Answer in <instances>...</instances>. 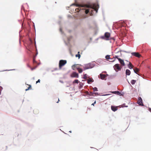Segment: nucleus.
<instances>
[{"label": "nucleus", "mask_w": 151, "mask_h": 151, "mask_svg": "<svg viewBox=\"0 0 151 151\" xmlns=\"http://www.w3.org/2000/svg\"><path fill=\"white\" fill-rule=\"evenodd\" d=\"M1 94V91H0V94Z\"/></svg>", "instance_id": "nucleus-38"}, {"label": "nucleus", "mask_w": 151, "mask_h": 151, "mask_svg": "<svg viewBox=\"0 0 151 151\" xmlns=\"http://www.w3.org/2000/svg\"><path fill=\"white\" fill-rule=\"evenodd\" d=\"M136 81L134 80H132L131 81V83L132 84H134L136 82Z\"/></svg>", "instance_id": "nucleus-19"}, {"label": "nucleus", "mask_w": 151, "mask_h": 151, "mask_svg": "<svg viewBox=\"0 0 151 151\" xmlns=\"http://www.w3.org/2000/svg\"><path fill=\"white\" fill-rule=\"evenodd\" d=\"M96 101H95V102H94L91 105H93V106H94V104H96Z\"/></svg>", "instance_id": "nucleus-31"}, {"label": "nucleus", "mask_w": 151, "mask_h": 151, "mask_svg": "<svg viewBox=\"0 0 151 151\" xmlns=\"http://www.w3.org/2000/svg\"><path fill=\"white\" fill-rule=\"evenodd\" d=\"M77 69L78 70V72L80 73H81L83 71V70L81 68H77Z\"/></svg>", "instance_id": "nucleus-18"}, {"label": "nucleus", "mask_w": 151, "mask_h": 151, "mask_svg": "<svg viewBox=\"0 0 151 151\" xmlns=\"http://www.w3.org/2000/svg\"><path fill=\"white\" fill-rule=\"evenodd\" d=\"M77 65H73L72 66V69L74 70H75L76 69H77V68H78V67H77Z\"/></svg>", "instance_id": "nucleus-14"}, {"label": "nucleus", "mask_w": 151, "mask_h": 151, "mask_svg": "<svg viewBox=\"0 0 151 151\" xmlns=\"http://www.w3.org/2000/svg\"><path fill=\"white\" fill-rule=\"evenodd\" d=\"M36 111H37L38 113V111L37 109H35L34 111V114H36Z\"/></svg>", "instance_id": "nucleus-28"}, {"label": "nucleus", "mask_w": 151, "mask_h": 151, "mask_svg": "<svg viewBox=\"0 0 151 151\" xmlns=\"http://www.w3.org/2000/svg\"><path fill=\"white\" fill-rule=\"evenodd\" d=\"M149 111H150V112H151V108H149Z\"/></svg>", "instance_id": "nucleus-33"}, {"label": "nucleus", "mask_w": 151, "mask_h": 151, "mask_svg": "<svg viewBox=\"0 0 151 151\" xmlns=\"http://www.w3.org/2000/svg\"><path fill=\"white\" fill-rule=\"evenodd\" d=\"M131 54L132 55L134 56L139 58L141 56V55L138 52H132Z\"/></svg>", "instance_id": "nucleus-6"}, {"label": "nucleus", "mask_w": 151, "mask_h": 151, "mask_svg": "<svg viewBox=\"0 0 151 151\" xmlns=\"http://www.w3.org/2000/svg\"><path fill=\"white\" fill-rule=\"evenodd\" d=\"M115 58L114 57L113 58H110V60H109V61L110 62H114L115 61Z\"/></svg>", "instance_id": "nucleus-21"}, {"label": "nucleus", "mask_w": 151, "mask_h": 151, "mask_svg": "<svg viewBox=\"0 0 151 151\" xmlns=\"http://www.w3.org/2000/svg\"><path fill=\"white\" fill-rule=\"evenodd\" d=\"M60 32H62V29H61V28H60Z\"/></svg>", "instance_id": "nucleus-34"}, {"label": "nucleus", "mask_w": 151, "mask_h": 151, "mask_svg": "<svg viewBox=\"0 0 151 151\" xmlns=\"http://www.w3.org/2000/svg\"><path fill=\"white\" fill-rule=\"evenodd\" d=\"M100 78L101 79H104L106 77V76H105V74H100Z\"/></svg>", "instance_id": "nucleus-12"}, {"label": "nucleus", "mask_w": 151, "mask_h": 151, "mask_svg": "<svg viewBox=\"0 0 151 151\" xmlns=\"http://www.w3.org/2000/svg\"><path fill=\"white\" fill-rule=\"evenodd\" d=\"M111 92L113 93L116 94L120 96H121L122 95L121 93L119 91H113Z\"/></svg>", "instance_id": "nucleus-11"}, {"label": "nucleus", "mask_w": 151, "mask_h": 151, "mask_svg": "<svg viewBox=\"0 0 151 151\" xmlns=\"http://www.w3.org/2000/svg\"><path fill=\"white\" fill-rule=\"evenodd\" d=\"M131 73L130 70L128 69H127L126 71V74L127 75H130Z\"/></svg>", "instance_id": "nucleus-13"}, {"label": "nucleus", "mask_w": 151, "mask_h": 151, "mask_svg": "<svg viewBox=\"0 0 151 151\" xmlns=\"http://www.w3.org/2000/svg\"><path fill=\"white\" fill-rule=\"evenodd\" d=\"M31 70H33V69H34L33 68H31Z\"/></svg>", "instance_id": "nucleus-35"}, {"label": "nucleus", "mask_w": 151, "mask_h": 151, "mask_svg": "<svg viewBox=\"0 0 151 151\" xmlns=\"http://www.w3.org/2000/svg\"><path fill=\"white\" fill-rule=\"evenodd\" d=\"M128 66L129 69H132V68L133 65L131 63H129V64L128 65Z\"/></svg>", "instance_id": "nucleus-16"}, {"label": "nucleus", "mask_w": 151, "mask_h": 151, "mask_svg": "<svg viewBox=\"0 0 151 151\" xmlns=\"http://www.w3.org/2000/svg\"><path fill=\"white\" fill-rule=\"evenodd\" d=\"M110 34L109 32H106L105 33L104 35L105 37L106 38V40H109V38L110 37Z\"/></svg>", "instance_id": "nucleus-7"}, {"label": "nucleus", "mask_w": 151, "mask_h": 151, "mask_svg": "<svg viewBox=\"0 0 151 151\" xmlns=\"http://www.w3.org/2000/svg\"><path fill=\"white\" fill-rule=\"evenodd\" d=\"M87 78V77L86 74H84L83 75V78L84 79H86Z\"/></svg>", "instance_id": "nucleus-24"}, {"label": "nucleus", "mask_w": 151, "mask_h": 151, "mask_svg": "<svg viewBox=\"0 0 151 151\" xmlns=\"http://www.w3.org/2000/svg\"><path fill=\"white\" fill-rule=\"evenodd\" d=\"M142 100L141 97H139L138 98V100L137 101V103L140 106H143L142 102Z\"/></svg>", "instance_id": "nucleus-5"}, {"label": "nucleus", "mask_w": 151, "mask_h": 151, "mask_svg": "<svg viewBox=\"0 0 151 151\" xmlns=\"http://www.w3.org/2000/svg\"><path fill=\"white\" fill-rule=\"evenodd\" d=\"M114 68L116 72H118L119 70H120L121 69V67L119 66V65L118 64H116L114 66Z\"/></svg>", "instance_id": "nucleus-3"}, {"label": "nucleus", "mask_w": 151, "mask_h": 151, "mask_svg": "<svg viewBox=\"0 0 151 151\" xmlns=\"http://www.w3.org/2000/svg\"><path fill=\"white\" fill-rule=\"evenodd\" d=\"M40 79L38 80L37 81H36V83L37 84V83H38V82H40Z\"/></svg>", "instance_id": "nucleus-30"}, {"label": "nucleus", "mask_w": 151, "mask_h": 151, "mask_svg": "<svg viewBox=\"0 0 151 151\" xmlns=\"http://www.w3.org/2000/svg\"><path fill=\"white\" fill-rule=\"evenodd\" d=\"M134 72L136 73V74H138L137 73V72L139 71V69H138V68H135L134 70Z\"/></svg>", "instance_id": "nucleus-17"}, {"label": "nucleus", "mask_w": 151, "mask_h": 151, "mask_svg": "<svg viewBox=\"0 0 151 151\" xmlns=\"http://www.w3.org/2000/svg\"><path fill=\"white\" fill-rule=\"evenodd\" d=\"M93 81V80L91 78H90L87 80V83H90L92 82Z\"/></svg>", "instance_id": "nucleus-15"}, {"label": "nucleus", "mask_w": 151, "mask_h": 151, "mask_svg": "<svg viewBox=\"0 0 151 151\" xmlns=\"http://www.w3.org/2000/svg\"><path fill=\"white\" fill-rule=\"evenodd\" d=\"M91 64H88L86 65L84 67V70H86L87 69L91 68Z\"/></svg>", "instance_id": "nucleus-8"}, {"label": "nucleus", "mask_w": 151, "mask_h": 151, "mask_svg": "<svg viewBox=\"0 0 151 151\" xmlns=\"http://www.w3.org/2000/svg\"><path fill=\"white\" fill-rule=\"evenodd\" d=\"M79 82L78 80H75L73 82V83H78Z\"/></svg>", "instance_id": "nucleus-22"}, {"label": "nucleus", "mask_w": 151, "mask_h": 151, "mask_svg": "<svg viewBox=\"0 0 151 151\" xmlns=\"http://www.w3.org/2000/svg\"><path fill=\"white\" fill-rule=\"evenodd\" d=\"M29 87L27 89H26L25 90L26 91H27L29 89V88H31V85H29Z\"/></svg>", "instance_id": "nucleus-26"}, {"label": "nucleus", "mask_w": 151, "mask_h": 151, "mask_svg": "<svg viewBox=\"0 0 151 151\" xmlns=\"http://www.w3.org/2000/svg\"><path fill=\"white\" fill-rule=\"evenodd\" d=\"M95 94H98V93H95Z\"/></svg>", "instance_id": "nucleus-37"}, {"label": "nucleus", "mask_w": 151, "mask_h": 151, "mask_svg": "<svg viewBox=\"0 0 151 151\" xmlns=\"http://www.w3.org/2000/svg\"><path fill=\"white\" fill-rule=\"evenodd\" d=\"M125 105V104H123V107H128V106H125V105Z\"/></svg>", "instance_id": "nucleus-32"}, {"label": "nucleus", "mask_w": 151, "mask_h": 151, "mask_svg": "<svg viewBox=\"0 0 151 151\" xmlns=\"http://www.w3.org/2000/svg\"><path fill=\"white\" fill-rule=\"evenodd\" d=\"M89 11V9H86L85 11V13L86 14H87L88 13Z\"/></svg>", "instance_id": "nucleus-27"}, {"label": "nucleus", "mask_w": 151, "mask_h": 151, "mask_svg": "<svg viewBox=\"0 0 151 151\" xmlns=\"http://www.w3.org/2000/svg\"><path fill=\"white\" fill-rule=\"evenodd\" d=\"M71 77H75L78 78V73L75 72H73L71 74Z\"/></svg>", "instance_id": "nucleus-4"}, {"label": "nucleus", "mask_w": 151, "mask_h": 151, "mask_svg": "<svg viewBox=\"0 0 151 151\" xmlns=\"http://www.w3.org/2000/svg\"><path fill=\"white\" fill-rule=\"evenodd\" d=\"M33 62H35V60L34 59H33Z\"/></svg>", "instance_id": "nucleus-36"}, {"label": "nucleus", "mask_w": 151, "mask_h": 151, "mask_svg": "<svg viewBox=\"0 0 151 151\" xmlns=\"http://www.w3.org/2000/svg\"><path fill=\"white\" fill-rule=\"evenodd\" d=\"M118 56H115V57H114L115 58H117L118 60V59H120L119 58H118Z\"/></svg>", "instance_id": "nucleus-29"}, {"label": "nucleus", "mask_w": 151, "mask_h": 151, "mask_svg": "<svg viewBox=\"0 0 151 151\" xmlns=\"http://www.w3.org/2000/svg\"><path fill=\"white\" fill-rule=\"evenodd\" d=\"M76 57H78V59L80 58V56H81V55H80V52H78V54L76 55Z\"/></svg>", "instance_id": "nucleus-20"}, {"label": "nucleus", "mask_w": 151, "mask_h": 151, "mask_svg": "<svg viewBox=\"0 0 151 151\" xmlns=\"http://www.w3.org/2000/svg\"><path fill=\"white\" fill-rule=\"evenodd\" d=\"M57 103L58 102V101L57 102Z\"/></svg>", "instance_id": "nucleus-39"}, {"label": "nucleus", "mask_w": 151, "mask_h": 151, "mask_svg": "<svg viewBox=\"0 0 151 151\" xmlns=\"http://www.w3.org/2000/svg\"><path fill=\"white\" fill-rule=\"evenodd\" d=\"M67 61L66 60H61L59 63V68L61 69L62 67L65 65Z\"/></svg>", "instance_id": "nucleus-2"}, {"label": "nucleus", "mask_w": 151, "mask_h": 151, "mask_svg": "<svg viewBox=\"0 0 151 151\" xmlns=\"http://www.w3.org/2000/svg\"><path fill=\"white\" fill-rule=\"evenodd\" d=\"M105 58L107 60L110 59L111 58L110 57V56L109 55H106L105 57Z\"/></svg>", "instance_id": "nucleus-23"}, {"label": "nucleus", "mask_w": 151, "mask_h": 151, "mask_svg": "<svg viewBox=\"0 0 151 151\" xmlns=\"http://www.w3.org/2000/svg\"><path fill=\"white\" fill-rule=\"evenodd\" d=\"M111 109L113 111H115L117 110L118 107L117 106H111Z\"/></svg>", "instance_id": "nucleus-9"}, {"label": "nucleus", "mask_w": 151, "mask_h": 151, "mask_svg": "<svg viewBox=\"0 0 151 151\" xmlns=\"http://www.w3.org/2000/svg\"><path fill=\"white\" fill-rule=\"evenodd\" d=\"M80 6L82 7H84L88 8H91L94 9L96 11V13L97 12L99 6L98 4H82L80 5Z\"/></svg>", "instance_id": "nucleus-1"}, {"label": "nucleus", "mask_w": 151, "mask_h": 151, "mask_svg": "<svg viewBox=\"0 0 151 151\" xmlns=\"http://www.w3.org/2000/svg\"><path fill=\"white\" fill-rule=\"evenodd\" d=\"M93 89L94 91H98L97 88L96 87L93 88Z\"/></svg>", "instance_id": "nucleus-25"}, {"label": "nucleus", "mask_w": 151, "mask_h": 151, "mask_svg": "<svg viewBox=\"0 0 151 151\" xmlns=\"http://www.w3.org/2000/svg\"><path fill=\"white\" fill-rule=\"evenodd\" d=\"M118 60L122 65L123 66L125 65V63H124V60H122L120 58L118 59Z\"/></svg>", "instance_id": "nucleus-10"}]
</instances>
